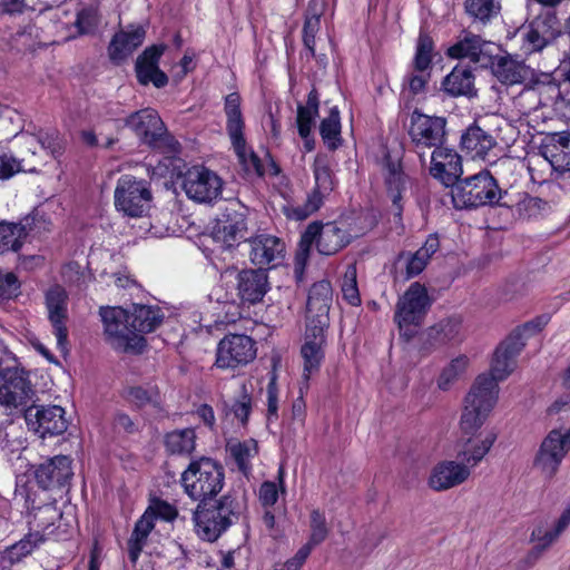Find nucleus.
I'll list each match as a JSON object with an SVG mask.
<instances>
[{
    "label": "nucleus",
    "mask_w": 570,
    "mask_h": 570,
    "mask_svg": "<svg viewBox=\"0 0 570 570\" xmlns=\"http://www.w3.org/2000/svg\"><path fill=\"white\" fill-rule=\"evenodd\" d=\"M72 475L71 459L67 455L47 459L35 471L37 483L46 490L63 487Z\"/></svg>",
    "instance_id": "nucleus-26"
},
{
    "label": "nucleus",
    "mask_w": 570,
    "mask_h": 570,
    "mask_svg": "<svg viewBox=\"0 0 570 570\" xmlns=\"http://www.w3.org/2000/svg\"><path fill=\"white\" fill-rule=\"evenodd\" d=\"M332 301L333 291L328 281H320L313 284L306 304V325L321 326L326 330L328 326V312Z\"/></svg>",
    "instance_id": "nucleus-25"
},
{
    "label": "nucleus",
    "mask_w": 570,
    "mask_h": 570,
    "mask_svg": "<svg viewBox=\"0 0 570 570\" xmlns=\"http://www.w3.org/2000/svg\"><path fill=\"white\" fill-rule=\"evenodd\" d=\"M411 109L413 111L407 126V132L416 154L422 163H424L425 148L428 147V116L421 112L417 106H413Z\"/></svg>",
    "instance_id": "nucleus-39"
},
{
    "label": "nucleus",
    "mask_w": 570,
    "mask_h": 570,
    "mask_svg": "<svg viewBox=\"0 0 570 570\" xmlns=\"http://www.w3.org/2000/svg\"><path fill=\"white\" fill-rule=\"evenodd\" d=\"M507 191H502L489 170L460 180L448 196L456 209H472L481 206H508L503 202Z\"/></svg>",
    "instance_id": "nucleus-3"
},
{
    "label": "nucleus",
    "mask_w": 570,
    "mask_h": 570,
    "mask_svg": "<svg viewBox=\"0 0 570 570\" xmlns=\"http://www.w3.org/2000/svg\"><path fill=\"white\" fill-rule=\"evenodd\" d=\"M43 542L45 535L40 534L38 530L29 531L20 541L4 550L3 559L8 560L10 563L20 562Z\"/></svg>",
    "instance_id": "nucleus-40"
},
{
    "label": "nucleus",
    "mask_w": 570,
    "mask_h": 570,
    "mask_svg": "<svg viewBox=\"0 0 570 570\" xmlns=\"http://www.w3.org/2000/svg\"><path fill=\"white\" fill-rule=\"evenodd\" d=\"M463 173L461 156L451 148L436 147L430 157V176L445 188H454Z\"/></svg>",
    "instance_id": "nucleus-19"
},
{
    "label": "nucleus",
    "mask_w": 570,
    "mask_h": 570,
    "mask_svg": "<svg viewBox=\"0 0 570 570\" xmlns=\"http://www.w3.org/2000/svg\"><path fill=\"white\" fill-rule=\"evenodd\" d=\"M145 36L146 31L141 26L117 32L108 46L110 60L117 63L124 61L144 42Z\"/></svg>",
    "instance_id": "nucleus-33"
},
{
    "label": "nucleus",
    "mask_w": 570,
    "mask_h": 570,
    "mask_svg": "<svg viewBox=\"0 0 570 570\" xmlns=\"http://www.w3.org/2000/svg\"><path fill=\"white\" fill-rule=\"evenodd\" d=\"M471 475V470L463 462L445 460L438 463L430 474V488L446 491L464 483Z\"/></svg>",
    "instance_id": "nucleus-29"
},
{
    "label": "nucleus",
    "mask_w": 570,
    "mask_h": 570,
    "mask_svg": "<svg viewBox=\"0 0 570 570\" xmlns=\"http://www.w3.org/2000/svg\"><path fill=\"white\" fill-rule=\"evenodd\" d=\"M489 67L501 83L509 86L522 83L532 75L531 69L523 61L514 59L511 55H493Z\"/></svg>",
    "instance_id": "nucleus-31"
},
{
    "label": "nucleus",
    "mask_w": 570,
    "mask_h": 570,
    "mask_svg": "<svg viewBox=\"0 0 570 570\" xmlns=\"http://www.w3.org/2000/svg\"><path fill=\"white\" fill-rule=\"evenodd\" d=\"M146 511L150 512L154 519L160 518L166 521H173L177 517L176 508L160 499H154Z\"/></svg>",
    "instance_id": "nucleus-59"
},
{
    "label": "nucleus",
    "mask_w": 570,
    "mask_h": 570,
    "mask_svg": "<svg viewBox=\"0 0 570 570\" xmlns=\"http://www.w3.org/2000/svg\"><path fill=\"white\" fill-rule=\"evenodd\" d=\"M98 12L95 8H83L77 13L76 26L80 33H90L98 26Z\"/></svg>",
    "instance_id": "nucleus-56"
},
{
    "label": "nucleus",
    "mask_w": 570,
    "mask_h": 570,
    "mask_svg": "<svg viewBox=\"0 0 570 570\" xmlns=\"http://www.w3.org/2000/svg\"><path fill=\"white\" fill-rule=\"evenodd\" d=\"M255 356V342L249 336L229 334L218 343L215 364L218 368H236L248 364Z\"/></svg>",
    "instance_id": "nucleus-15"
},
{
    "label": "nucleus",
    "mask_w": 570,
    "mask_h": 570,
    "mask_svg": "<svg viewBox=\"0 0 570 570\" xmlns=\"http://www.w3.org/2000/svg\"><path fill=\"white\" fill-rule=\"evenodd\" d=\"M461 322L455 317H448L430 326V347H440L454 341L460 333Z\"/></svg>",
    "instance_id": "nucleus-43"
},
{
    "label": "nucleus",
    "mask_w": 570,
    "mask_h": 570,
    "mask_svg": "<svg viewBox=\"0 0 570 570\" xmlns=\"http://www.w3.org/2000/svg\"><path fill=\"white\" fill-rule=\"evenodd\" d=\"M22 144L31 153V157H14L9 153H0V179H8L20 171L33 173L45 161L46 156L56 157L61 149L56 131L23 134Z\"/></svg>",
    "instance_id": "nucleus-2"
},
{
    "label": "nucleus",
    "mask_w": 570,
    "mask_h": 570,
    "mask_svg": "<svg viewBox=\"0 0 570 570\" xmlns=\"http://www.w3.org/2000/svg\"><path fill=\"white\" fill-rule=\"evenodd\" d=\"M314 188L303 205L288 209L287 216L297 220L306 219L317 212L335 187V178L327 155L318 154L313 163Z\"/></svg>",
    "instance_id": "nucleus-10"
},
{
    "label": "nucleus",
    "mask_w": 570,
    "mask_h": 570,
    "mask_svg": "<svg viewBox=\"0 0 570 570\" xmlns=\"http://www.w3.org/2000/svg\"><path fill=\"white\" fill-rule=\"evenodd\" d=\"M242 98L237 92L226 96L224 104V112L226 116V131L230 139L232 147L236 153L239 161L249 171L262 174V165L259 158L247 147L244 136L245 119L242 112Z\"/></svg>",
    "instance_id": "nucleus-8"
},
{
    "label": "nucleus",
    "mask_w": 570,
    "mask_h": 570,
    "mask_svg": "<svg viewBox=\"0 0 570 570\" xmlns=\"http://www.w3.org/2000/svg\"><path fill=\"white\" fill-rule=\"evenodd\" d=\"M20 283L13 273L0 277V299H10L17 296Z\"/></svg>",
    "instance_id": "nucleus-60"
},
{
    "label": "nucleus",
    "mask_w": 570,
    "mask_h": 570,
    "mask_svg": "<svg viewBox=\"0 0 570 570\" xmlns=\"http://www.w3.org/2000/svg\"><path fill=\"white\" fill-rule=\"evenodd\" d=\"M514 366V358L495 350L490 375H479L465 396L460 421L463 431L472 433L484 423L498 400V382L505 380Z\"/></svg>",
    "instance_id": "nucleus-1"
},
{
    "label": "nucleus",
    "mask_w": 570,
    "mask_h": 570,
    "mask_svg": "<svg viewBox=\"0 0 570 570\" xmlns=\"http://www.w3.org/2000/svg\"><path fill=\"white\" fill-rule=\"evenodd\" d=\"M320 132L330 149H336L341 145L340 111L336 107H333L330 115L322 120Z\"/></svg>",
    "instance_id": "nucleus-48"
},
{
    "label": "nucleus",
    "mask_w": 570,
    "mask_h": 570,
    "mask_svg": "<svg viewBox=\"0 0 570 570\" xmlns=\"http://www.w3.org/2000/svg\"><path fill=\"white\" fill-rule=\"evenodd\" d=\"M61 517L58 509L52 504H47L38 508L33 513V518L29 521V531H39L40 534L45 535V540L48 535L53 533L52 527L55 522Z\"/></svg>",
    "instance_id": "nucleus-47"
},
{
    "label": "nucleus",
    "mask_w": 570,
    "mask_h": 570,
    "mask_svg": "<svg viewBox=\"0 0 570 570\" xmlns=\"http://www.w3.org/2000/svg\"><path fill=\"white\" fill-rule=\"evenodd\" d=\"M238 296L243 302L255 304L267 292V274L264 269H244L237 275Z\"/></svg>",
    "instance_id": "nucleus-34"
},
{
    "label": "nucleus",
    "mask_w": 570,
    "mask_h": 570,
    "mask_svg": "<svg viewBox=\"0 0 570 570\" xmlns=\"http://www.w3.org/2000/svg\"><path fill=\"white\" fill-rule=\"evenodd\" d=\"M285 249L284 243L272 235H258L250 240V261L262 268L269 264H277Z\"/></svg>",
    "instance_id": "nucleus-32"
},
{
    "label": "nucleus",
    "mask_w": 570,
    "mask_h": 570,
    "mask_svg": "<svg viewBox=\"0 0 570 570\" xmlns=\"http://www.w3.org/2000/svg\"><path fill=\"white\" fill-rule=\"evenodd\" d=\"M258 499L265 508L274 505L278 499V485L273 481L263 482L259 487Z\"/></svg>",
    "instance_id": "nucleus-61"
},
{
    "label": "nucleus",
    "mask_w": 570,
    "mask_h": 570,
    "mask_svg": "<svg viewBox=\"0 0 570 570\" xmlns=\"http://www.w3.org/2000/svg\"><path fill=\"white\" fill-rule=\"evenodd\" d=\"M426 36L424 28H421L416 53L413 60V71L409 76V92L412 95L406 101V108L411 109L413 106H417L420 98L424 99V89L426 83V77L422 73L428 69V49H426Z\"/></svg>",
    "instance_id": "nucleus-30"
},
{
    "label": "nucleus",
    "mask_w": 570,
    "mask_h": 570,
    "mask_svg": "<svg viewBox=\"0 0 570 570\" xmlns=\"http://www.w3.org/2000/svg\"><path fill=\"white\" fill-rule=\"evenodd\" d=\"M428 306V289L420 283H413L397 303L395 320L401 334L413 338L422 326Z\"/></svg>",
    "instance_id": "nucleus-11"
},
{
    "label": "nucleus",
    "mask_w": 570,
    "mask_h": 570,
    "mask_svg": "<svg viewBox=\"0 0 570 570\" xmlns=\"http://www.w3.org/2000/svg\"><path fill=\"white\" fill-rule=\"evenodd\" d=\"M128 312L131 328L138 335L154 332L164 320V313L157 306L135 304Z\"/></svg>",
    "instance_id": "nucleus-38"
},
{
    "label": "nucleus",
    "mask_w": 570,
    "mask_h": 570,
    "mask_svg": "<svg viewBox=\"0 0 570 570\" xmlns=\"http://www.w3.org/2000/svg\"><path fill=\"white\" fill-rule=\"evenodd\" d=\"M560 534L561 532L556 527L549 529L546 524L540 522L533 529L531 540L537 543L538 548L546 549L551 546Z\"/></svg>",
    "instance_id": "nucleus-55"
},
{
    "label": "nucleus",
    "mask_w": 570,
    "mask_h": 570,
    "mask_svg": "<svg viewBox=\"0 0 570 570\" xmlns=\"http://www.w3.org/2000/svg\"><path fill=\"white\" fill-rule=\"evenodd\" d=\"M309 527L311 537L308 541L311 542V544L317 546L322 543L328 534V529L326 525L325 517L320 510L315 509L311 512Z\"/></svg>",
    "instance_id": "nucleus-54"
},
{
    "label": "nucleus",
    "mask_w": 570,
    "mask_h": 570,
    "mask_svg": "<svg viewBox=\"0 0 570 570\" xmlns=\"http://www.w3.org/2000/svg\"><path fill=\"white\" fill-rule=\"evenodd\" d=\"M325 330L321 326L306 325L304 344L301 348L303 358V380L308 386V380L320 371L324 358Z\"/></svg>",
    "instance_id": "nucleus-24"
},
{
    "label": "nucleus",
    "mask_w": 570,
    "mask_h": 570,
    "mask_svg": "<svg viewBox=\"0 0 570 570\" xmlns=\"http://www.w3.org/2000/svg\"><path fill=\"white\" fill-rule=\"evenodd\" d=\"M569 449L570 435H564L557 430H552L542 441L534 460V465L548 476H552Z\"/></svg>",
    "instance_id": "nucleus-21"
},
{
    "label": "nucleus",
    "mask_w": 570,
    "mask_h": 570,
    "mask_svg": "<svg viewBox=\"0 0 570 570\" xmlns=\"http://www.w3.org/2000/svg\"><path fill=\"white\" fill-rule=\"evenodd\" d=\"M252 410L250 399L247 395H243L240 400L236 401L232 406V412L235 417L240 421L242 424L247 422L248 415Z\"/></svg>",
    "instance_id": "nucleus-63"
},
{
    "label": "nucleus",
    "mask_w": 570,
    "mask_h": 570,
    "mask_svg": "<svg viewBox=\"0 0 570 570\" xmlns=\"http://www.w3.org/2000/svg\"><path fill=\"white\" fill-rule=\"evenodd\" d=\"M315 242L321 254L333 255L350 243V235L337 223H327L325 225L318 223L309 224L301 237L295 255L294 271L297 277L303 274L311 247Z\"/></svg>",
    "instance_id": "nucleus-5"
},
{
    "label": "nucleus",
    "mask_w": 570,
    "mask_h": 570,
    "mask_svg": "<svg viewBox=\"0 0 570 570\" xmlns=\"http://www.w3.org/2000/svg\"><path fill=\"white\" fill-rule=\"evenodd\" d=\"M31 395L32 389L22 368L9 366L0 370V404L19 407L26 405Z\"/></svg>",
    "instance_id": "nucleus-18"
},
{
    "label": "nucleus",
    "mask_w": 570,
    "mask_h": 570,
    "mask_svg": "<svg viewBox=\"0 0 570 570\" xmlns=\"http://www.w3.org/2000/svg\"><path fill=\"white\" fill-rule=\"evenodd\" d=\"M154 521L155 519L153 518L150 512L145 511V513L136 522L131 535L146 541L150 531L154 529Z\"/></svg>",
    "instance_id": "nucleus-62"
},
{
    "label": "nucleus",
    "mask_w": 570,
    "mask_h": 570,
    "mask_svg": "<svg viewBox=\"0 0 570 570\" xmlns=\"http://www.w3.org/2000/svg\"><path fill=\"white\" fill-rule=\"evenodd\" d=\"M528 169L533 180L537 179L535 171H540L539 178L544 181V173L551 174L570 171V136L553 135L548 142L539 149V155L531 158Z\"/></svg>",
    "instance_id": "nucleus-12"
},
{
    "label": "nucleus",
    "mask_w": 570,
    "mask_h": 570,
    "mask_svg": "<svg viewBox=\"0 0 570 570\" xmlns=\"http://www.w3.org/2000/svg\"><path fill=\"white\" fill-rule=\"evenodd\" d=\"M185 493L199 503L216 497L224 485V468L209 458L191 461L181 474Z\"/></svg>",
    "instance_id": "nucleus-6"
},
{
    "label": "nucleus",
    "mask_w": 570,
    "mask_h": 570,
    "mask_svg": "<svg viewBox=\"0 0 570 570\" xmlns=\"http://www.w3.org/2000/svg\"><path fill=\"white\" fill-rule=\"evenodd\" d=\"M240 502L233 495L226 494L214 503H198L194 512L195 529L203 540L216 541L240 513Z\"/></svg>",
    "instance_id": "nucleus-4"
},
{
    "label": "nucleus",
    "mask_w": 570,
    "mask_h": 570,
    "mask_svg": "<svg viewBox=\"0 0 570 570\" xmlns=\"http://www.w3.org/2000/svg\"><path fill=\"white\" fill-rule=\"evenodd\" d=\"M442 90L452 97L476 95L474 76L469 68L456 66L443 79Z\"/></svg>",
    "instance_id": "nucleus-37"
},
{
    "label": "nucleus",
    "mask_w": 570,
    "mask_h": 570,
    "mask_svg": "<svg viewBox=\"0 0 570 570\" xmlns=\"http://www.w3.org/2000/svg\"><path fill=\"white\" fill-rule=\"evenodd\" d=\"M227 451L234 459L237 468L247 474L250 471V461L257 454V443L255 440L249 439L244 442L230 441L227 443Z\"/></svg>",
    "instance_id": "nucleus-44"
},
{
    "label": "nucleus",
    "mask_w": 570,
    "mask_h": 570,
    "mask_svg": "<svg viewBox=\"0 0 570 570\" xmlns=\"http://www.w3.org/2000/svg\"><path fill=\"white\" fill-rule=\"evenodd\" d=\"M125 125L136 134L142 144L164 153L177 150L178 142L167 132L161 118L151 108L132 112L125 119Z\"/></svg>",
    "instance_id": "nucleus-9"
},
{
    "label": "nucleus",
    "mask_w": 570,
    "mask_h": 570,
    "mask_svg": "<svg viewBox=\"0 0 570 570\" xmlns=\"http://www.w3.org/2000/svg\"><path fill=\"white\" fill-rule=\"evenodd\" d=\"M561 35L560 21L556 13L544 12L523 28V48L528 52L541 51Z\"/></svg>",
    "instance_id": "nucleus-17"
},
{
    "label": "nucleus",
    "mask_w": 570,
    "mask_h": 570,
    "mask_svg": "<svg viewBox=\"0 0 570 570\" xmlns=\"http://www.w3.org/2000/svg\"><path fill=\"white\" fill-rule=\"evenodd\" d=\"M315 546L316 544H311L308 541L292 559L287 560L285 564H287L291 570H299Z\"/></svg>",
    "instance_id": "nucleus-64"
},
{
    "label": "nucleus",
    "mask_w": 570,
    "mask_h": 570,
    "mask_svg": "<svg viewBox=\"0 0 570 570\" xmlns=\"http://www.w3.org/2000/svg\"><path fill=\"white\" fill-rule=\"evenodd\" d=\"M126 400L137 407H142L159 400L158 390L154 386H130L125 392Z\"/></svg>",
    "instance_id": "nucleus-52"
},
{
    "label": "nucleus",
    "mask_w": 570,
    "mask_h": 570,
    "mask_svg": "<svg viewBox=\"0 0 570 570\" xmlns=\"http://www.w3.org/2000/svg\"><path fill=\"white\" fill-rule=\"evenodd\" d=\"M320 29V17L317 14L307 17L303 27V41L312 56L315 55V36Z\"/></svg>",
    "instance_id": "nucleus-58"
},
{
    "label": "nucleus",
    "mask_w": 570,
    "mask_h": 570,
    "mask_svg": "<svg viewBox=\"0 0 570 570\" xmlns=\"http://www.w3.org/2000/svg\"><path fill=\"white\" fill-rule=\"evenodd\" d=\"M196 433L193 429L175 430L166 434L165 446L171 454L189 455L195 450Z\"/></svg>",
    "instance_id": "nucleus-42"
},
{
    "label": "nucleus",
    "mask_w": 570,
    "mask_h": 570,
    "mask_svg": "<svg viewBox=\"0 0 570 570\" xmlns=\"http://www.w3.org/2000/svg\"><path fill=\"white\" fill-rule=\"evenodd\" d=\"M104 334L110 346L120 352H140L145 345L141 335L131 328L129 312L120 306L101 307Z\"/></svg>",
    "instance_id": "nucleus-7"
},
{
    "label": "nucleus",
    "mask_w": 570,
    "mask_h": 570,
    "mask_svg": "<svg viewBox=\"0 0 570 570\" xmlns=\"http://www.w3.org/2000/svg\"><path fill=\"white\" fill-rule=\"evenodd\" d=\"M525 346V336L522 331L513 330L511 334L497 347L500 353L507 354L508 357H515Z\"/></svg>",
    "instance_id": "nucleus-53"
},
{
    "label": "nucleus",
    "mask_w": 570,
    "mask_h": 570,
    "mask_svg": "<svg viewBox=\"0 0 570 570\" xmlns=\"http://www.w3.org/2000/svg\"><path fill=\"white\" fill-rule=\"evenodd\" d=\"M469 365V358L461 355L445 366L438 379V387L441 391H448L451 385L465 372Z\"/></svg>",
    "instance_id": "nucleus-49"
},
{
    "label": "nucleus",
    "mask_w": 570,
    "mask_h": 570,
    "mask_svg": "<svg viewBox=\"0 0 570 570\" xmlns=\"http://www.w3.org/2000/svg\"><path fill=\"white\" fill-rule=\"evenodd\" d=\"M405 264V279L415 277L424 271L428 264V249L421 247L414 254H402L397 259V264Z\"/></svg>",
    "instance_id": "nucleus-51"
},
{
    "label": "nucleus",
    "mask_w": 570,
    "mask_h": 570,
    "mask_svg": "<svg viewBox=\"0 0 570 570\" xmlns=\"http://www.w3.org/2000/svg\"><path fill=\"white\" fill-rule=\"evenodd\" d=\"M356 277V266L354 264H350L344 273L341 288L343 298L352 306H358L361 304Z\"/></svg>",
    "instance_id": "nucleus-50"
},
{
    "label": "nucleus",
    "mask_w": 570,
    "mask_h": 570,
    "mask_svg": "<svg viewBox=\"0 0 570 570\" xmlns=\"http://www.w3.org/2000/svg\"><path fill=\"white\" fill-rule=\"evenodd\" d=\"M385 184L389 195L395 206V216L401 217L402 207L400 200L402 198V190L404 187V177L399 164L386 160L384 167Z\"/></svg>",
    "instance_id": "nucleus-41"
},
{
    "label": "nucleus",
    "mask_w": 570,
    "mask_h": 570,
    "mask_svg": "<svg viewBox=\"0 0 570 570\" xmlns=\"http://www.w3.org/2000/svg\"><path fill=\"white\" fill-rule=\"evenodd\" d=\"M466 13L474 20L488 23L501 12V0H465Z\"/></svg>",
    "instance_id": "nucleus-46"
},
{
    "label": "nucleus",
    "mask_w": 570,
    "mask_h": 570,
    "mask_svg": "<svg viewBox=\"0 0 570 570\" xmlns=\"http://www.w3.org/2000/svg\"><path fill=\"white\" fill-rule=\"evenodd\" d=\"M181 186L188 198L197 203H212L220 197L223 180L215 171L195 166L186 171Z\"/></svg>",
    "instance_id": "nucleus-14"
},
{
    "label": "nucleus",
    "mask_w": 570,
    "mask_h": 570,
    "mask_svg": "<svg viewBox=\"0 0 570 570\" xmlns=\"http://www.w3.org/2000/svg\"><path fill=\"white\" fill-rule=\"evenodd\" d=\"M446 137V119L430 116V147H443Z\"/></svg>",
    "instance_id": "nucleus-57"
},
{
    "label": "nucleus",
    "mask_w": 570,
    "mask_h": 570,
    "mask_svg": "<svg viewBox=\"0 0 570 570\" xmlns=\"http://www.w3.org/2000/svg\"><path fill=\"white\" fill-rule=\"evenodd\" d=\"M462 150L472 159H481L494 164L500 149L495 138L478 124L468 127L461 137Z\"/></svg>",
    "instance_id": "nucleus-22"
},
{
    "label": "nucleus",
    "mask_w": 570,
    "mask_h": 570,
    "mask_svg": "<svg viewBox=\"0 0 570 570\" xmlns=\"http://www.w3.org/2000/svg\"><path fill=\"white\" fill-rule=\"evenodd\" d=\"M494 47V43L482 40L480 36L466 35L448 49V55L456 59L469 58L473 63L487 68L492 62Z\"/></svg>",
    "instance_id": "nucleus-27"
},
{
    "label": "nucleus",
    "mask_w": 570,
    "mask_h": 570,
    "mask_svg": "<svg viewBox=\"0 0 570 570\" xmlns=\"http://www.w3.org/2000/svg\"><path fill=\"white\" fill-rule=\"evenodd\" d=\"M46 229V220L39 213L23 217L18 223L0 222V254L18 252L29 236Z\"/></svg>",
    "instance_id": "nucleus-16"
},
{
    "label": "nucleus",
    "mask_w": 570,
    "mask_h": 570,
    "mask_svg": "<svg viewBox=\"0 0 570 570\" xmlns=\"http://www.w3.org/2000/svg\"><path fill=\"white\" fill-rule=\"evenodd\" d=\"M26 420L41 438L62 434L68 428L65 411L58 405L32 406L27 410Z\"/></svg>",
    "instance_id": "nucleus-23"
},
{
    "label": "nucleus",
    "mask_w": 570,
    "mask_h": 570,
    "mask_svg": "<svg viewBox=\"0 0 570 570\" xmlns=\"http://www.w3.org/2000/svg\"><path fill=\"white\" fill-rule=\"evenodd\" d=\"M481 426L482 425H480L472 433L462 431L463 434H466L470 436L462 444V448L459 451V456L461 458V462H463L470 469L475 466L485 456V454L490 451V449L492 448V445L497 439V435L491 432L487 433V435L482 439L472 438ZM461 430H463V429L461 428Z\"/></svg>",
    "instance_id": "nucleus-36"
},
{
    "label": "nucleus",
    "mask_w": 570,
    "mask_h": 570,
    "mask_svg": "<svg viewBox=\"0 0 570 570\" xmlns=\"http://www.w3.org/2000/svg\"><path fill=\"white\" fill-rule=\"evenodd\" d=\"M45 304L48 312L49 322L53 328L57 338V345L61 350L66 348L68 342V294L60 285H52L45 294Z\"/></svg>",
    "instance_id": "nucleus-20"
},
{
    "label": "nucleus",
    "mask_w": 570,
    "mask_h": 570,
    "mask_svg": "<svg viewBox=\"0 0 570 570\" xmlns=\"http://www.w3.org/2000/svg\"><path fill=\"white\" fill-rule=\"evenodd\" d=\"M166 46L154 45L144 50L136 61V75L141 85L151 82L157 88H163L168 83L167 75L158 67L159 59L164 53Z\"/></svg>",
    "instance_id": "nucleus-28"
},
{
    "label": "nucleus",
    "mask_w": 570,
    "mask_h": 570,
    "mask_svg": "<svg viewBox=\"0 0 570 570\" xmlns=\"http://www.w3.org/2000/svg\"><path fill=\"white\" fill-rule=\"evenodd\" d=\"M151 191L144 180L121 176L115 189V206L130 217H141L150 207Z\"/></svg>",
    "instance_id": "nucleus-13"
},
{
    "label": "nucleus",
    "mask_w": 570,
    "mask_h": 570,
    "mask_svg": "<svg viewBox=\"0 0 570 570\" xmlns=\"http://www.w3.org/2000/svg\"><path fill=\"white\" fill-rule=\"evenodd\" d=\"M245 235L246 223L240 215H235L232 219L219 220L213 230V239L223 252L234 248L245 238Z\"/></svg>",
    "instance_id": "nucleus-35"
},
{
    "label": "nucleus",
    "mask_w": 570,
    "mask_h": 570,
    "mask_svg": "<svg viewBox=\"0 0 570 570\" xmlns=\"http://www.w3.org/2000/svg\"><path fill=\"white\" fill-rule=\"evenodd\" d=\"M318 114V94L315 89L311 90L307 97L306 105H298L297 107V128L302 138H307L314 119Z\"/></svg>",
    "instance_id": "nucleus-45"
}]
</instances>
